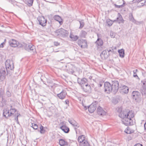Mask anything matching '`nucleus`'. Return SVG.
<instances>
[{"label":"nucleus","mask_w":146,"mask_h":146,"mask_svg":"<svg viewBox=\"0 0 146 146\" xmlns=\"http://www.w3.org/2000/svg\"><path fill=\"white\" fill-rule=\"evenodd\" d=\"M116 110L119 114V117L122 118L123 123L125 125H128V112L122 111L121 107H118L116 108Z\"/></svg>","instance_id":"f257e3e1"},{"label":"nucleus","mask_w":146,"mask_h":146,"mask_svg":"<svg viewBox=\"0 0 146 146\" xmlns=\"http://www.w3.org/2000/svg\"><path fill=\"white\" fill-rule=\"evenodd\" d=\"M55 33H57V35L61 36L62 37L68 36L69 34V33L67 30L62 28L56 30Z\"/></svg>","instance_id":"f03ea898"},{"label":"nucleus","mask_w":146,"mask_h":146,"mask_svg":"<svg viewBox=\"0 0 146 146\" xmlns=\"http://www.w3.org/2000/svg\"><path fill=\"white\" fill-rule=\"evenodd\" d=\"M111 84L113 88V93L114 94H115L119 89V82L117 81L114 80L112 81Z\"/></svg>","instance_id":"7ed1b4c3"},{"label":"nucleus","mask_w":146,"mask_h":146,"mask_svg":"<svg viewBox=\"0 0 146 146\" xmlns=\"http://www.w3.org/2000/svg\"><path fill=\"white\" fill-rule=\"evenodd\" d=\"M104 88L105 91L107 92V93H113V88H112L111 83L108 82H105L104 83Z\"/></svg>","instance_id":"20e7f679"},{"label":"nucleus","mask_w":146,"mask_h":146,"mask_svg":"<svg viewBox=\"0 0 146 146\" xmlns=\"http://www.w3.org/2000/svg\"><path fill=\"white\" fill-rule=\"evenodd\" d=\"M5 65L7 73L10 70H12L14 68V65L13 62L10 61V60H7L6 61Z\"/></svg>","instance_id":"39448f33"},{"label":"nucleus","mask_w":146,"mask_h":146,"mask_svg":"<svg viewBox=\"0 0 146 146\" xmlns=\"http://www.w3.org/2000/svg\"><path fill=\"white\" fill-rule=\"evenodd\" d=\"M9 45L13 47H16L17 46L21 47L23 46L21 44H20L18 42L14 39H11L9 42Z\"/></svg>","instance_id":"423d86ee"},{"label":"nucleus","mask_w":146,"mask_h":146,"mask_svg":"<svg viewBox=\"0 0 146 146\" xmlns=\"http://www.w3.org/2000/svg\"><path fill=\"white\" fill-rule=\"evenodd\" d=\"M24 47L25 49L28 52H34L36 51L35 46L32 44H26Z\"/></svg>","instance_id":"0eeeda50"},{"label":"nucleus","mask_w":146,"mask_h":146,"mask_svg":"<svg viewBox=\"0 0 146 146\" xmlns=\"http://www.w3.org/2000/svg\"><path fill=\"white\" fill-rule=\"evenodd\" d=\"M38 23L42 27L46 25L47 20L43 16H39L37 18Z\"/></svg>","instance_id":"6e6552de"},{"label":"nucleus","mask_w":146,"mask_h":146,"mask_svg":"<svg viewBox=\"0 0 146 146\" xmlns=\"http://www.w3.org/2000/svg\"><path fill=\"white\" fill-rule=\"evenodd\" d=\"M78 45L82 48H85L87 47V41L86 40L79 39L77 41Z\"/></svg>","instance_id":"1a4fd4ad"},{"label":"nucleus","mask_w":146,"mask_h":146,"mask_svg":"<svg viewBox=\"0 0 146 146\" xmlns=\"http://www.w3.org/2000/svg\"><path fill=\"white\" fill-rule=\"evenodd\" d=\"M119 90L122 94H127L128 93V87L123 85H121L119 87Z\"/></svg>","instance_id":"9d476101"},{"label":"nucleus","mask_w":146,"mask_h":146,"mask_svg":"<svg viewBox=\"0 0 146 146\" xmlns=\"http://www.w3.org/2000/svg\"><path fill=\"white\" fill-rule=\"evenodd\" d=\"M97 102H95L92 103L90 106H88V110L90 113H92L94 112L97 107Z\"/></svg>","instance_id":"9b49d317"},{"label":"nucleus","mask_w":146,"mask_h":146,"mask_svg":"<svg viewBox=\"0 0 146 146\" xmlns=\"http://www.w3.org/2000/svg\"><path fill=\"white\" fill-rule=\"evenodd\" d=\"M67 95V93L65 90H63L60 93L57 94V96L60 99H64Z\"/></svg>","instance_id":"f8f14e48"},{"label":"nucleus","mask_w":146,"mask_h":146,"mask_svg":"<svg viewBox=\"0 0 146 146\" xmlns=\"http://www.w3.org/2000/svg\"><path fill=\"white\" fill-rule=\"evenodd\" d=\"M68 121L74 127V129L77 133L76 129L79 127V124L73 119H69Z\"/></svg>","instance_id":"ddd939ff"},{"label":"nucleus","mask_w":146,"mask_h":146,"mask_svg":"<svg viewBox=\"0 0 146 146\" xmlns=\"http://www.w3.org/2000/svg\"><path fill=\"white\" fill-rule=\"evenodd\" d=\"M88 80L85 78H83L82 79L78 78V83L81 85V87L87 84Z\"/></svg>","instance_id":"4468645a"},{"label":"nucleus","mask_w":146,"mask_h":146,"mask_svg":"<svg viewBox=\"0 0 146 146\" xmlns=\"http://www.w3.org/2000/svg\"><path fill=\"white\" fill-rule=\"evenodd\" d=\"M61 123L62 124V125L60 127V129L65 133H68L70 131L69 128L66 125V124H64L63 122Z\"/></svg>","instance_id":"2eb2a0df"},{"label":"nucleus","mask_w":146,"mask_h":146,"mask_svg":"<svg viewBox=\"0 0 146 146\" xmlns=\"http://www.w3.org/2000/svg\"><path fill=\"white\" fill-rule=\"evenodd\" d=\"M141 82L143 83V84L142 86V89L141 92L142 95H145L146 94V79L143 81H142Z\"/></svg>","instance_id":"dca6fc26"},{"label":"nucleus","mask_w":146,"mask_h":146,"mask_svg":"<svg viewBox=\"0 0 146 146\" xmlns=\"http://www.w3.org/2000/svg\"><path fill=\"white\" fill-rule=\"evenodd\" d=\"M83 90L86 92L90 93L91 91V89L90 86L87 84L83 86L82 87Z\"/></svg>","instance_id":"f3484780"},{"label":"nucleus","mask_w":146,"mask_h":146,"mask_svg":"<svg viewBox=\"0 0 146 146\" xmlns=\"http://www.w3.org/2000/svg\"><path fill=\"white\" fill-rule=\"evenodd\" d=\"M5 68H3L0 70V82L3 81L5 79Z\"/></svg>","instance_id":"a211bd4d"},{"label":"nucleus","mask_w":146,"mask_h":146,"mask_svg":"<svg viewBox=\"0 0 146 146\" xmlns=\"http://www.w3.org/2000/svg\"><path fill=\"white\" fill-rule=\"evenodd\" d=\"M97 112L98 115L102 116L105 115L106 114V112L100 106L98 107L97 108Z\"/></svg>","instance_id":"6ab92c4d"},{"label":"nucleus","mask_w":146,"mask_h":146,"mask_svg":"<svg viewBox=\"0 0 146 146\" xmlns=\"http://www.w3.org/2000/svg\"><path fill=\"white\" fill-rule=\"evenodd\" d=\"M68 68L67 69V72L69 74H73L74 72V67L71 64L68 65Z\"/></svg>","instance_id":"aec40b11"},{"label":"nucleus","mask_w":146,"mask_h":146,"mask_svg":"<svg viewBox=\"0 0 146 146\" xmlns=\"http://www.w3.org/2000/svg\"><path fill=\"white\" fill-rule=\"evenodd\" d=\"M140 94L139 92L138 91H133L132 94V98L136 100L139 98Z\"/></svg>","instance_id":"412c9836"},{"label":"nucleus","mask_w":146,"mask_h":146,"mask_svg":"<svg viewBox=\"0 0 146 146\" xmlns=\"http://www.w3.org/2000/svg\"><path fill=\"white\" fill-rule=\"evenodd\" d=\"M1 99L0 98V107H2L6 105L7 102L6 100L5 99L3 95L1 97Z\"/></svg>","instance_id":"4be33fe9"},{"label":"nucleus","mask_w":146,"mask_h":146,"mask_svg":"<svg viewBox=\"0 0 146 146\" xmlns=\"http://www.w3.org/2000/svg\"><path fill=\"white\" fill-rule=\"evenodd\" d=\"M9 110L10 114L8 115V116H14L16 115V113L18 112L17 110L15 108H11Z\"/></svg>","instance_id":"5701e85b"},{"label":"nucleus","mask_w":146,"mask_h":146,"mask_svg":"<svg viewBox=\"0 0 146 146\" xmlns=\"http://www.w3.org/2000/svg\"><path fill=\"white\" fill-rule=\"evenodd\" d=\"M10 114V112L9 111V110L8 109H6L5 110H3V116L5 117L7 119L10 116H8V115Z\"/></svg>","instance_id":"b1692460"},{"label":"nucleus","mask_w":146,"mask_h":146,"mask_svg":"<svg viewBox=\"0 0 146 146\" xmlns=\"http://www.w3.org/2000/svg\"><path fill=\"white\" fill-rule=\"evenodd\" d=\"M118 17L116 19L114 20L113 22L116 21L119 23H123L124 20L121 15L119 13H118Z\"/></svg>","instance_id":"393cba45"},{"label":"nucleus","mask_w":146,"mask_h":146,"mask_svg":"<svg viewBox=\"0 0 146 146\" xmlns=\"http://www.w3.org/2000/svg\"><path fill=\"white\" fill-rule=\"evenodd\" d=\"M54 19L59 22L60 25L63 23V20L61 17L58 15H55L53 17Z\"/></svg>","instance_id":"a878e982"},{"label":"nucleus","mask_w":146,"mask_h":146,"mask_svg":"<svg viewBox=\"0 0 146 146\" xmlns=\"http://www.w3.org/2000/svg\"><path fill=\"white\" fill-rule=\"evenodd\" d=\"M59 144L61 146H67L68 145V142L62 139L59 140Z\"/></svg>","instance_id":"bb28decb"},{"label":"nucleus","mask_w":146,"mask_h":146,"mask_svg":"<svg viewBox=\"0 0 146 146\" xmlns=\"http://www.w3.org/2000/svg\"><path fill=\"white\" fill-rule=\"evenodd\" d=\"M95 43L98 46H101L103 44V40L101 38H98L95 42Z\"/></svg>","instance_id":"cd10ccee"},{"label":"nucleus","mask_w":146,"mask_h":146,"mask_svg":"<svg viewBox=\"0 0 146 146\" xmlns=\"http://www.w3.org/2000/svg\"><path fill=\"white\" fill-rule=\"evenodd\" d=\"M107 51L108 52L111 51V50H108V49H106V50H103L100 54L101 56L102 57L103 56L105 57L107 55L108 56V55H107Z\"/></svg>","instance_id":"c85d7f7f"},{"label":"nucleus","mask_w":146,"mask_h":146,"mask_svg":"<svg viewBox=\"0 0 146 146\" xmlns=\"http://www.w3.org/2000/svg\"><path fill=\"white\" fill-rule=\"evenodd\" d=\"M129 19L130 21L132 22V23H135L136 22V21L135 20L133 16L132 13H130L129 14Z\"/></svg>","instance_id":"c756f323"},{"label":"nucleus","mask_w":146,"mask_h":146,"mask_svg":"<svg viewBox=\"0 0 146 146\" xmlns=\"http://www.w3.org/2000/svg\"><path fill=\"white\" fill-rule=\"evenodd\" d=\"M80 146H90V144L87 141L85 140L82 143L80 144Z\"/></svg>","instance_id":"7c9ffc66"},{"label":"nucleus","mask_w":146,"mask_h":146,"mask_svg":"<svg viewBox=\"0 0 146 146\" xmlns=\"http://www.w3.org/2000/svg\"><path fill=\"white\" fill-rule=\"evenodd\" d=\"M85 140V138L83 135L79 136L78 138V141L80 143H82Z\"/></svg>","instance_id":"2f4dec72"},{"label":"nucleus","mask_w":146,"mask_h":146,"mask_svg":"<svg viewBox=\"0 0 146 146\" xmlns=\"http://www.w3.org/2000/svg\"><path fill=\"white\" fill-rule=\"evenodd\" d=\"M118 52L120 56L123 58L124 56V50L123 49L119 50Z\"/></svg>","instance_id":"473e14b6"},{"label":"nucleus","mask_w":146,"mask_h":146,"mask_svg":"<svg viewBox=\"0 0 146 146\" xmlns=\"http://www.w3.org/2000/svg\"><path fill=\"white\" fill-rule=\"evenodd\" d=\"M87 34L85 31L82 30L80 33V36L81 37L85 38Z\"/></svg>","instance_id":"72a5a7b5"},{"label":"nucleus","mask_w":146,"mask_h":146,"mask_svg":"<svg viewBox=\"0 0 146 146\" xmlns=\"http://www.w3.org/2000/svg\"><path fill=\"white\" fill-rule=\"evenodd\" d=\"M135 114L134 112V111L131 110L128 111V116L129 117V118H132L134 117V116Z\"/></svg>","instance_id":"f704fd0d"},{"label":"nucleus","mask_w":146,"mask_h":146,"mask_svg":"<svg viewBox=\"0 0 146 146\" xmlns=\"http://www.w3.org/2000/svg\"><path fill=\"white\" fill-rule=\"evenodd\" d=\"M26 3L27 5L31 7L32 5L33 0H26Z\"/></svg>","instance_id":"c9c22d12"},{"label":"nucleus","mask_w":146,"mask_h":146,"mask_svg":"<svg viewBox=\"0 0 146 146\" xmlns=\"http://www.w3.org/2000/svg\"><path fill=\"white\" fill-rule=\"evenodd\" d=\"M21 114L20 113H18V112H17L16 113V115H15L14 116H13V117H15V120L17 121V122L18 124H19V122L18 121V117L19 116H20Z\"/></svg>","instance_id":"e433bc0d"},{"label":"nucleus","mask_w":146,"mask_h":146,"mask_svg":"<svg viewBox=\"0 0 146 146\" xmlns=\"http://www.w3.org/2000/svg\"><path fill=\"white\" fill-rule=\"evenodd\" d=\"M137 3H138L139 6H143L145 3L146 0H142L139 1H137V0H136Z\"/></svg>","instance_id":"4c0bfd02"},{"label":"nucleus","mask_w":146,"mask_h":146,"mask_svg":"<svg viewBox=\"0 0 146 146\" xmlns=\"http://www.w3.org/2000/svg\"><path fill=\"white\" fill-rule=\"evenodd\" d=\"M40 133L41 134H44L45 133L46 130L44 129V127L42 126V125H40Z\"/></svg>","instance_id":"58836bf2"},{"label":"nucleus","mask_w":146,"mask_h":146,"mask_svg":"<svg viewBox=\"0 0 146 146\" xmlns=\"http://www.w3.org/2000/svg\"><path fill=\"white\" fill-rule=\"evenodd\" d=\"M70 37L72 39V40L74 41H76L78 39V37L77 35H70Z\"/></svg>","instance_id":"ea45409f"},{"label":"nucleus","mask_w":146,"mask_h":146,"mask_svg":"<svg viewBox=\"0 0 146 146\" xmlns=\"http://www.w3.org/2000/svg\"><path fill=\"white\" fill-rule=\"evenodd\" d=\"M106 22L108 26H111L112 25L113 23V21H112L110 19H107L106 20Z\"/></svg>","instance_id":"a19ab883"},{"label":"nucleus","mask_w":146,"mask_h":146,"mask_svg":"<svg viewBox=\"0 0 146 146\" xmlns=\"http://www.w3.org/2000/svg\"><path fill=\"white\" fill-rule=\"evenodd\" d=\"M31 127H33L34 129L35 130L38 129V126L36 124L33 123H31Z\"/></svg>","instance_id":"79ce46f5"},{"label":"nucleus","mask_w":146,"mask_h":146,"mask_svg":"<svg viewBox=\"0 0 146 146\" xmlns=\"http://www.w3.org/2000/svg\"><path fill=\"white\" fill-rule=\"evenodd\" d=\"M79 22H80V27L79 28L80 29H81L84 27V22L83 20L79 21Z\"/></svg>","instance_id":"37998d69"},{"label":"nucleus","mask_w":146,"mask_h":146,"mask_svg":"<svg viewBox=\"0 0 146 146\" xmlns=\"http://www.w3.org/2000/svg\"><path fill=\"white\" fill-rule=\"evenodd\" d=\"M124 4V3L123 2V3L122 5H118L116 4H114V5L116 8H121L122 7H124L123 5Z\"/></svg>","instance_id":"c03bdc74"},{"label":"nucleus","mask_w":146,"mask_h":146,"mask_svg":"<svg viewBox=\"0 0 146 146\" xmlns=\"http://www.w3.org/2000/svg\"><path fill=\"white\" fill-rule=\"evenodd\" d=\"M94 90L95 92H101V90L100 88H99V87H96L94 89Z\"/></svg>","instance_id":"a18cd8bd"},{"label":"nucleus","mask_w":146,"mask_h":146,"mask_svg":"<svg viewBox=\"0 0 146 146\" xmlns=\"http://www.w3.org/2000/svg\"><path fill=\"white\" fill-rule=\"evenodd\" d=\"M6 94L7 96L8 97H10L11 95V93L9 90L6 92Z\"/></svg>","instance_id":"49530a36"},{"label":"nucleus","mask_w":146,"mask_h":146,"mask_svg":"<svg viewBox=\"0 0 146 146\" xmlns=\"http://www.w3.org/2000/svg\"><path fill=\"white\" fill-rule=\"evenodd\" d=\"M129 125H133V121L131 119V118H129Z\"/></svg>","instance_id":"de8ad7c7"},{"label":"nucleus","mask_w":146,"mask_h":146,"mask_svg":"<svg viewBox=\"0 0 146 146\" xmlns=\"http://www.w3.org/2000/svg\"><path fill=\"white\" fill-rule=\"evenodd\" d=\"M129 131V133H128L131 134L133 133L134 132L133 130L131 129L128 127V131Z\"/></svg>","instance_id":"09e8293b"},{"label":"nucleus","mask_w":146,"mask_h":146,"mask_svg":"<svg viewBox=\"0 0 146 146\" xmlns=\"http://www.w3.org/2000/svg\"><path fill=\"white\" fill-rule=\"evenodd\" d=\"M55 89H56V90L58 92L60 93L61 92L60 91V89L59 88V86H56L55 87Z\"/></svg>","instance_id":"8fccbe9b"},{"label":"nucleus","mask_w":146,"mask_h":146,"mask_svg":"<svg viewBox=\"0 0 146 146\" xmlns=\"http://www.w3.org/2000/svg\"><path fill=\"white\" fill-rule=\"evenodd\" d=\"M110 35L112 38H114L115 36V34L113 32H111Z\"/></svg>","instance_id":"3c124183"},{"label":"nucleus","mask_w":146,"mask_h":146,"mask_svg":"<svg viewBox=\"0 0 146 146\" xmlns=\"http://www.w3.org/2000/svg\"><path fill=\"white\" fill-rule=\"evenodd\" d=\"M4 94V92L3 90H0V98H1V97Z\"/></svg>","instance_id":"603ef678"},{"label":"nucleus","mask_w":146,"mask_h":146,"mask_svg":"<svg viewBox=\"0 0 146 146\" xmlns=\"http://www.w3.org/2000/svg\"><path fill=\"white\" fill-rule=\"evenodd\" d=\"M54 45L57 46L60 45V43L57 42H54Z\"/></svg>","instance_id":"864d4df0"},{"label":"nucleus","mask_w":146,"mask_h":146,"mask_svg":"<svg viewBox=\"0 0 146 146\" xmlns=\"http://www.w3.org/2000/svg\"><path fill=\"white\" fill-rule=\"evenodd\" d=\"M65 102L66 104L68 105L69 103V102L68 100H66L65 101Z\"/></svg>","instance_id":"5fc2aeb1"},{"label":"nucleus","mask_w":146,"mask_h":146,"mask_svg":"<svg viewBox=\"0 0 146 146\" xmlns=\"http://www.w3.org/2000/svg\"><path fill=\"white\" fill-rule=\"evenodd\" d=\"M133 77H135V78L137 77V78L139 79V77L137 76V74H136V73H135V74H134L133 73Z\"/></svg>","instance_id":"6e6d98bb"},{"label":"nucleus","mask_w":146,"mask_h":146,"mask_svg":"<svg viewBox=\"0 0 146 146\" xmlns=\"http://www.w3.org/2000/svg\"><path fill=\"white\" fill-rule=\"evenodd\" d=\"M134 146H143V145L140 143H137L135 144Z\"/></svg>","instance_id":"4d7b16f0"},{"label":"nucleus","mask_w":146,"mask_h":146,"mask_svg":"<svg viewBox=\"0 0 146 146\" xmlns=\"http://www.w3.org/2000/svg\"><path fill=\"white\" fill-rule=\"evenodd\" d=\"M124 132L126 133H128V127H127L125 130Z\"/></svg>","instance_id":"13d9d810"},{"label":"nucleus","mask_w":146,"mask_h":146,"mask_svg":"<svg viewBox=\"0 0 146 146\" xmlns=\"http://www.w3.org/2000/svg\"><path fill=\"white\" fill-rule=\"evenodd\" d=\"M138 71V70L137 69H136L135 70H133V72L134 74H135Z\"/></svg>","instance_id":"bf43d9fd"},{"label":"nucleus","mask_w":146,"mask_h":146,"mask_svg":"<svg viewBox=\"0 0 146 146\" xmlns=\"http://www.w3.org/2000/svg\"><path fill=\"white\" fill-rule=\"evenodd\" d=\"M4 44V42L0 44V47H3V44Z\"/></svg>","instance_id":"052dcab7"},{"label":"nucleus","mask_w":146,"mask_h":146,"mask_svg":"<svg viewBox=\"0 0 146 146\" xmlns=\"http://www.w3.org/2000/svg\"><path fill=\"white\" fill-rule=\"evenodd\" d=\"M102 84H100L98 85V86L97 87H99V88H100L101 87H102Z\"/></svg>","instance_id":"680f3d73"},{"label":"nucleus","mask_w":146,"mask_h":146,"mask_svg":"<svg viewBox=\"0 0 146 146\" xmlns=\"http://www.w3.org/2000/svg\"><path fill=\"white\" fill-rule=\"evenodd\" d=\"M144 127L145 129L146 130V122H145V123L144 124Z\"/></svg>","instance_id":"e2e57ef3"},{"label":"nucleus","mask_w":146,"mask_h":146,"mask_svg":"<svg viewBox=\"0 0 146 146\" xmlns=\"http://www.w3.org/2000/svg\"><path fill=\"white\" fill-rule=\"evenodd\" d=\"M92 78V77L91 76H90L89 77H88V78L89 79H90V80H91Z\"/></svg>","instance_id":"0e129e2a"},{"label":"nucleus","mask_w":146,"mask_h":146,"mask_svg":"<svg viewBox=\"0 0 146 146\" xmlns=\"http://www.w3.org/2000/svg\"><path fill=\"white\" fill-rule=\"evenodd\" d=\"M132 139V138L131 137H130V138H129V137H128V139H129V140H131Z\"/></svg>","instance_id":"69168bd1"},{"label":"nucleus","mask_w":146,"mask_h":146,"mask_svg":"<svg viewBox=\"0 0 146 146\" xmlns=\"http://www.w3.org/2000/svg\"><path fill=\"white\" fill-rule=\"evenodd\" d=\"M84 108H85V109H86H86H87V107L86 106H85L84 107Z\"/></svg>","instance_id":"338daca9"},{"label":"nucleus","mask_w":146,"mask_h":146,"mask_svg":"<svg viewBox=\"0 0 146 146\" xmlns=\"http://www.w3.org/2000/svg\"><path fill=\"white\" fill-rule=\"evenodd\" d=\"M11 107L12 108V106H11Z\"/></svg>","instance_id":"774afa93"}]
</instances>
